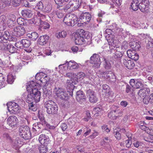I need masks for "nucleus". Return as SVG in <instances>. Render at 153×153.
Wrapping results in <instances>:
<instances>
[{
  "label": "nucleus",
  "mask_w": 153,
  "mask_h": 153,
  "mask_svg": "<svg viewBox=\"0 0 153 153\" xmlns=\"http://www.w3.org/2000/svg\"><path fill=\"white\" fill-rule=\"evenodd\" d=\"M31 42L30 41L26 39L22 40L20 42V45H22V47L25 48H27L30 45ZM22 46H20V48H21Z\"/></svg>",
  "instance_id": "26"
},
{
  "label": "nucleus",
  "mask_w": 153,
  "mask_h": 153,
  "mask_svg": "<svg viewBox=\"0 0 153 153\" xmlns=\"http://www.w3.org/2000/svg\"><path fill=\"white\" fill-rule=\"evenodd\" d=\"M123 63L125 66L129 69H132L134 66V62L130 60L126 59L123 60Z\"/></svg>",
  "instance_id": "19"
},
{
  "label": "nucleus",
  "mask_w": 153,
  "mask_h": 153,
  "mask_svg": "<svg viewBox=\"0 0 153 153\" xmlns=\"http://www.w3.org/2000/svg\"><path fill=\"white\" fill-rule=\"evenodd\" d=\"M111 109L113 111H115V114L117 113V115H120L119 116H121L122 115V112L121 111L118 109V107L117 106H116L114 105H112L111 107Z\"/></svg>",
  "instance_id": "40"
},
{
  "label": "nucleus",
  "mask_w": 153,
  "mask_h": 153,
  "mask_svg": "<svg viewBox=\"0 0 153 153\" xmlns=\"http://www.w3.org/2000/svg\"><path fill=\"white\" fill-rule=\"evenodd\" d=\"M76 119H69L67 121L68 124V125L69 127L70 128H72L76 126Z\"/></svg>",
  "instance_id": "30"
},
{
  "label": "nucleus",
  "mask_w": 153,
  "mask_h": 153,
  "mask_svg": "<svg viewBox=\"0 0 153 153\" xmlns=\"http://www.w3.org/2000/svg\"><path fill=\"white\" fill-rule=\"evenodd\" d=\"M143 86V84L141 81L136 80V82L134 86V88H139Z\"/></svg>",
  "instance_id": "55"
},
{
  "label": "nucleus",
  "mask_w": 153,
  "mask_h": 153,
  "mask_svg": "<svg viewBox=\"0 0 153 153\" xmlns=\"http://www.w3.org/2000/svg\"><path fill=\"white\" fill-rule=\"evenodd\" d=\"M110 71H107L105 72H102L100 75V76H102V77H103L104 78H106L108 79L110 78V75H113L111 73L109 74Z\"/></svg>",
  "instance_id": "42"
},
{
  "label": "nucleus",
  "mask_w": 153,
  "mask_h": 153,
  "mask_svg": "<svg viewBox=\"0 0 153 153\" xmlns=\"http://www.w3.org/2000/svg\"><path fill=\"white\" fill-rule=\"evenodd\" d=\"M100 56L98 54L94 53L91 57L90 63L94 64L93 67L95 68H99L101 64Z\"/></svg>",
  "instance_id": "5"
},
{
  "label": "nucleus",
  "mask_w": 153,
  "mask_h": 153,
  "mask_svg": "<svg viewBox=\"0 0 153 153\" xmlns=\"http://www.w3.org/2000/svg\"><path fill=\"white\" fill-rule=\"evenodd\" d=\"M149 4L139 3V8L141 11L144 12L148 10Z\"/></svg>",
  "instance_id": "27"
},
{
  "label": "nucleus",
  "mask_w": 153,
  "mask_h": 153,
  "mask_svg": "<svg viewBox=\"0 0 153 153\" xmlns=\"http://www.w3.org/2000/svg\"><path fill=\"white\" fill-rule=\"evenodd\" d=\"M56 14L58 17L59 19L63 18L64 16V14H63L61 11H56Z\"/></svg>",
  "instance_id": "61"
},
{
  "label": "nucleus",
  "mask_w": 153,
  "mask_h": 153,
  "mask_svg": "<svg viewBox=\"0 0 153 153\" xmlns=\"http://www.w3.org/2000/svg\"><path fill=\"white\" fill-rule=\"evenodd\" d=\"M91 18V16L88 12L82 13L79 17V19L83 23H87L90 22Z\"/></svg>",
  "instance_id": "10"
},
{
  "label": "nucleus",
  "mask_w": 153,
  "mask_h": 153,
  "mask_svg": "<svg viewBox=\"0 0 153 153\" xmlns=\"http://www.w3.org/2000/svg\"><path fill=\"white\" fill-rule=\"evenodd\" d=\"M140 42H130L129 43V45L135 51L138 50L140 48Z\"/></svg>",
  "instance_id": "24"
},
{
  "label": "nucleus",
  "mask_w": 153,
  "mask_h": 153,
  "mask_svg": "<svg viewBox=\"0 0 153 153\" xmlns=\"http://www.w3.org/2000/svg\"><path fill=\"white\" fill-rule=\"evenodd\" d=\"M38 117L39 118L40 122L42 123L43 125H46V122L45 121V117H44L43 115L42 114H39L38 115Z\"/></svg>",
  "instance_id": "47"
},
{
  "label": "nucleus",
  "mask_w": 153,
  "mask_h": 153,
  "mask_svg": "<svg viewBox=\"0 0 153 153\" xmlns=\"http://www.w3.org/2000/svg\"><path fill=\"white\" fill-rule=\"evenodd\" d=\"M5 79L4 77L3 74L0 73V88L2 87L4 84L5 81Z\"/></svg>",
  "instance_id": "53"
},
{
  "label": "nucleus",
  "mask_w": 153,
  "mask_h": 153,
  "mask_svg": "<svg viewBox=\"0 0 153 153\" xmlns=\"http://www.w3.org/2000/svg\"><path fill=\"white\" fill-rule=\"evenodd\" d=\"M39 87L38 86H34V88H32V91L33 95H34L33 97L34 99H36L35 101L36 103L38 102L40 100L41 92L40 91H38V88Z\"/></svg>",
  "instance_id": "16"
},
{
  "label": "nucleus",
  "mask_w": 153,
  "mask_h": 153,
  "mask_svg": "<svg viewBox=\"0 0 153 153\" xmlns=\"http://www.w3.org/2000/svg\"><path fill=\"white\" fill-rule=\"evenodd\" d=\"M40 25H42V27H43L44 29H47L50 28V25L47 22H43L41 19L39 20Z\"/></svg>",
  "instance_id": "33"
},
{
  "label": "nucleus",
  "mask_w": 153,
  "mask_h": 153,
  "mask_svg": "<svg viewBox=\"0 0 153 153\" xmlns=\"http://www.w3.org/2000/svg\"><path fill=\"white\" fill-rule=\"evenodd\" d=\"M66 63H67L68 68H69L70 69L78 68L79 67L78 64L75 62H72L71 61H70L68 62L66 61Z\"/></svg>",
  "instance_id": "21"
},
{
  "label": "nucleus",
  "mask_w": 153,
  "mask_h": 153,
  "mask_svg": "<svg viewBox=\"0 0 153 153\" xmlns=\"http://www.w3.org/2000/svg\"><path fill=\"white\" fill-rule=\"evenodd\" d=\"M7 81L10 84H11L14 81V76L11 74H9L7 76Z\"/></svg>",
  "instance_id": "43"
},
{
  "label": "nucleus",
  "mask_w": 153,
  "mask_h": 153,
  "mask_svg": "<svg viewBox=\"0 0 153 153\" xmlns=\"http://www.w3.org/2000/svg\"><path fill=\"white\" fill-rule=\"evenodd\" d=\"M105 12L103 11L100 10L97 13V16L98 18L97 19V21L99 23L102 22V18L103 17L104 15L105 14Z\"/></svg>",
  "instance_id": "35"
},
{
  "label": "nucleus",
  "mask_w": 153,
  "mask_h": 153,
  "mask_svg": "<svg viewBox=\"0 0 153 153\" xmlns=\"http://www.w3.org/2000/svg\"><path fill=\"white\" fill-rule=\"evenodd\" d=\"M44 6L42 2L39 1L37 4L36 7L38 9L42 10L43 9Z\"/></svg>",
  "instance_id": "58"
},
{
  "label": "nucleus",
  "mask_w": 153,
  "mask_h": 153,
  "mask_svg": "<svg viewBox=\"0 0 153 153\" xmlns=\"http://www.w3.org/2000/svg\"><path fill=\"white\" fill-rule=\"evenodd\" d=\"M27 36L30 39L34 41L36 40L39 37L38 34L36 32H33L31 33H28L27 34Z\"/></svg>",
  "instance_id": "29"
},
{
  "label": "nucleus",
  "mask_w": 153,
  "mask_h": 153,
  "mask_svg": "<svg viewBox=\"0 0 153 153\" xmlns=\"http://www.w3.org/2000/svg\"><path fill=\"white\" fill-rule=\"evenodd\" d=\"M115 111H112L109 113L108 117L109 118L112 119H116L117 117H119L120 115H117V113L115 114Z\"/></svg>",
  "instance_id": "32"
},
{
  "label": "nucleus",
  "mask_w": 153,
  "mask_h": 153,
  "mask_svg": "<svg viewBox=\"0 0 153 153\" xmlns=\"http://www.w3.org/2000/svg\"><path fill=\"white\" fill-rule=\"evenodd\" d=\"M6 49L8 51L11 53H14L16 50V48L11 44L7 45Z\"/></svg>",
  "instance_id": "38"
},
{
  "label": "nucleus",
  "mask_w": 153,
  "mask_h": 153,
  "mask_svg": "<svg viewBox=\"0 0 153 153\" xmlns=\"http://www.w3.org/2000/svg\"><path fill=\"white\" fill-rule=\"evenodd\" d=\"M45 107L47 112L49 114H55L57 113L58 107L57 105L52 100H49L45 102Z\"/></svg>",
  "instance_id": "2"
},
{
  "label": "nucleus",
  "mask_w": 153,
  "mask_h": 153,
  "mask_svg": "<svg viewBox=\"0 0 153 153\" xmlns=\"http://www.w3.org/2000/svg\"><path fill=\"white\" fill-rule=\"evenodd\" d=\"M128 56L131 58L134 55L137 54L135 51H133L131 50H128L127 51Z\"/></svg>",
  "instance_id": "48"
},
{
  "label": "nucleus",
  "mask_w": 153,
  "mask_h": 153,
  "mask_svg": "<svg viewBox=\"0 0 153 153\" xmlns=\"http://www.w3.org/2000/svg\"><path fill=\"white\" fill-rule=\"evenodd\" d=\"M28 106L30 110L33 111H35L36 110L37 108L36 107V105L33 103H29Z\"/></svg>",
  "instance_id": "44"
},
{
  "label": "nucleus",
  "mask_w": 153,
  "mask_h": 153,
  "mask_svg": "<svg viewBox=\"0 0 153 153\" xmlns=\"http://www.w3.org/2000/svg\"><path fill=\"white\" fill-rule=\"evenodd\" d=\"M66 35V32L64 31L57 33L56 34V36L59 39L64 38Z\"/></svg>",
  "instance_id": "37"
},
{
  "label": "nucleus",
  "mask_w": 153,
  "mask_h": 153,
  "mask_svg": "<svg viewBox=\"0 0 153 153\" xmlns=\"http://www.w3.org/2000/svg\"><path fill=\"white\" fill-rule=\"evenodd\" d=\"M21 14L24 17L30 18L32 16L33 13L30 10H22Z\"/></svg>",
  "instance_id": "23"
},
{
  "label": "nucleus",
  "mask_w": 153,
  "mask_h": 153,
  "mask_svg": "<svg viewBox=\"0 0 153 153\" xmlns=\"http://www.w3.org/2000/svg\"><path fill=\"white\" fill-rule=\"evenodd\" d=\"M69 2L71 7V10L74 11L78 8L79 3V0H70Z\"/></svg>",
  "instance_id": "20"
},
{
  "label": "nucleus",
  "mask_w": 153,
  "mask_h": 153,
  "mask_svg": "<svg viewBox=\"0 0 153 153\" xmlns=\"http://www.w3.org/2000/svg\"><path fill=\"white\" fill-rule=\"evenodd\" d=\"M46 146L40 145L39 146V149L40 153H46L48 151V148Z\"/></svg>",
  "instance_id": "36"
},
{
  "label": "nucleus",
  "mask_w": 153,
  "mask_h": 153,
  "mask_svg": "<svg viewBox=\"0 0 153 153\" xmlns=\"http://www.w3.org/2000/svg\"><path fill=\"white\" fill-rule=\"evenodd\" d=\"M77 81L74 82L72 80H67L66 83V88L69 90L67 91L69 93V95L72 96L73 95V91L75 87L74 85L76 84Z\"/></svg>",
  "instance_id": "9"
},
{
  "label": "nucleus",
  "mask_w": 153,
  "mask_h": 153,
  "mask_svg": "<svg viewBox=\"0 0 153 153\" xmlns=\"http://www.w3.org/2000/svg\"><path fill=\"white\" fill-rule=\"evenodd\" d=\"M49 38V36L46 35L41 36L39 38L38 42L40 45H44L47 43Z\"/></svg>",
  "instance_id": "18"
},
{
  "label": "nucleus",
  "mask_w": 153,
  "mask_h": 153,
  "mask_svg": "<svg viewBox=\"0 0 153 153\" xmlns=\"http://www.w3.org/2000/svg\"><path fill=\"white\" fill-rule=\"evenodd\" d=\"M112 2L111 7L113 8H116L118 7L121 5L120 0H111Z\"/></svg>",
  "instance_id": "34"
},
{
  "label": "nucleus",
  "mask_w": 153,
  "mask_h": 153,
  "mask_svg": "<svg viewBox=\"0 0 153 153\" xmlns=\"http://www.w3.org/2000/svg\"><path fill=\"white\" fill-rule=\"evenodd\" d=\"M39 140L42 145L47 146L50 143L49 137L44 134H41L39 138Z\"/></svg>",
  "instance_id": "13"
},
{
  "label": "nucleus",
  "mask_w": 153,
  "mask_h": 153,
  "mask_svg": "<svg viewBox=\"0 0 153 153\" xmlns=\"http://www.w3.org/2000/svg\"><path fill=\"white\" fill-rule=\"evenodd\" d=\"M52 9V5L51 4L47 5L43 9V10L46 13H49L50 12Z\"/></svg>",
  "instance_id": "45"
},
{
  "label": "nucleus",
  "mask_w": 153,
  "mask_h": 153,
  "mask_svg": "<svg viewBox=\"0 0 153 153\" xmlns=\"http://www.w3.org/2000/svg\"><path fill=\"white\" fill-rule=\"evenodd\" d=\"M52 84L48 83L43 88V96L44 97H49L52 94Z\"/></svg>",
  "instance_id": "11"
},
{
  "label": "nucleus",
  "mask_w": 153,
  "mask_h": 153,
  "mask_svg": "<svg viewBox=\"0 0 153 153\" xmlns=\"http://www.w3.org/2000/svg\"><path fill=\"white\" fill-rule=\"evenodd\" d=\"M103 91H102L105 92L108 95L110 94V88L106 84H103L102 85Z\"/></svg>",
  "instance_id": "41"
},
{
  "label": "nucleus",
  "mask_w": 153,
  "mask_h": 153,
  "mask_svg": "<svg viewBox=\"0 0 153 153\" xmlns=\"http://www.w3.org/2000/svg\"><path fill=\"white\" fill-rule=\"evenodd\" d=\"M54 1L56 4L57 5V8H59L60 7L62 6V4H64L63 3V1L62 0H54Z\"/></svg>",
  "instance_id": "56"
},
{
  "label": "nucleus",
  "mask_w": 153,
  "mask_h": 153,
  "mask_svg": "<svg viewBox=\"0 0 153 153\" xmlns=\"http://www.w3.org/2000/svg\"><path fill=\"white\" fill-rule=\"evenodd\" d=\"M87 96H89V100L91 102H95L97 101L94 92L92 90L89 89L86 91Z\"/></svg>",
  "instance_id": "15"
},
{
  "label": "nucleus",
  "mask_w": 153,
  "mask_h": 153,
  "mask_svg": "<svg viewBox=\"0 0 153 153\" xmlns=\"http://www.w3.org/2000/svg\"><path fill=\"white\" fill-rule=\"evenodd\" d=\"M81 34L82 35V36L84 39H89L90 38V35L88 31H85L84 30V32L82 33Z\"/></svg>",
  "instance_id": "50"
},
{
  "label": "nucleus",
  "mask_w": 153,
  "mask_h": 153,
  "mask_svg": "<svg viewBox=\"0 0 153 153\" xmlns=\"http://www.w3.org/2000/svg\"><path fill=\"white\" fill-rule=\"evenodd\" d=\"M86 76L85 74L84 73L82 72L78 73L76 75L77 78L80 80L82 79Z\"/></svg>",
  "instance_id": "49"
},
{
  "label": "nucleus",
  "mask_w": 153,
  "mask_h": 153,
  "mask_svg": "<svg viewBox=\"0 0 153 153\" xmlns=\"http://www.w3.org/2000/svg\"><path fill=\"white\" fill-rule=\"evenodd\" d=\"M150 92V90L147 88H144L141 89L139 91L138 94L140 97H143L146 96Z\"/></svg>",
  "instance_id": "17"
},
{
  "label": "nucleus",
  "mask_w": 153,
  "mask_h": 153,
  "mask_svg": "<svg viewBox=\"0 0 153 153\" xmlns=\"http://www.w3.org/2000/svg\"><path fill=\"white\" fill-rule=\"evenodd\" d=\"M18 123V120L15 116L9 117L7 120V124L12 127H16Z\"/></svg>",
  "instance_id": "14"
},
{
  "label": "nucleus",
  "mask_w": 153,
  "mask_h": 153,
  "mask_svg": "<svg viewBox=\"0 0 153 153\" xmlns=\"http://www.w3.org/2000/svg\"><path fill=\"white\" fill-rule=\"evenodd\" d=\"M21 4V6L22 7H29V4L27 0H20Z\"/></svg>",
  "instance_id": "52"
},
{
  "label": "nucleus",
  "mask_w": 153,
  "mask_h": 153,
  "mask_svg": "<svg viewBox=\"0 0 153 153\" xmlns=\"http://www.w3.org/2000/svg\"><path fill=\"white\" fill-rule=\"evenodd\" d=\"M60 127L63 131H65L67 130L68 128L69 127V126H68L66 123H63L61 124Z\"/></svg>",
  "instance_id": "59"
},
{
  "label": "nucleus",
  "mask_w": 153,
  "mask_h": 153,
  "mask_svg": "<svg viewBox=\"0 0 153 153\" xmlns=\"http://www.w3.org/2000/svg\"><path fill=\"white\" fill-rule=\"evenodd\" d=\"M83 32V30L79 29L76 33L75 36V42L76 45H81L85 42V40L82 36V35L81 34Z\"/></svg>",
  "instance_id": "8"
},
{
  "label": "nucleus",
  "mask_w": 153,
  "mask_h": 153,
  "mask_svg": "<svg viewBox=\"0 0 153 153\" xmlns=\"http://www.w3.org/2000/svg\"><path fill=\"white\" fill-rule=\"evenodd\" d=\"M25 33V28L20 25V36L23 35Z\"/></svg>",
  "instance_id": "62"
},
{
  "label": "nucleus",
  "mask_w": 153,
  "mask_h": 153,
  "mask_svg": "<svg viewBox=\"0 0 153 153\" xmlns=\"http://www.w3.org/2000/svg\"><path fill=\"white\" fill-rule=\"evenodd\" d=\"M103 65L104 67L106 70H109L111 67V65L108 59L106 57L104 58Z\"/></svg>",
  "instance_id": "25"
},
{
  "label": "nucleus",
  "mask_w": 153,
  "mask_h": 153,
  "mask_svg": "<svg viewBox=\"0 0 153 153\" xmlns=\"http://www.w3.org/2000/svg\"><path fill=\"white\" fill-rule=\"evenodd\" d=\"M29 128L27 126L23 125H20V136H22L23 133L28 130Z\"/></svg>",
  "instance_id": "31"
},
{
  "label": "nucleus",
  "mask_w": 153,
  "mask_h": 153,
  "mask_svg": "<svg viewBox=\"0 0 153 153\" xmlns=\"http://www.w3.org/2000/svg\"><path fill=\"white\" fill-rule=\"evenodd\" d=\"M153 46V39H152L149 41L147 44V47L148 48L152 47Z\"/></svg>",
  "instance_id": "64"
},
{
  "label": "nucleus",
  "mask_w": 153,
  "mask_h": 153,
  "mask_svg": "<svg viewBox=\"0 0 153 153\" xmlns=\"http://www.w3.org/2000/svg\"><path fill=\"white\" fill-rule=\"evenodd\" d=\"M2 35L4 38V41L6 42L7 39H8L10 34L8 31H6L4 32V34Z\"/></svg>",
  "instance_id": "51"
},
{
  "label": "nucleus",
  "mask_w": 153,
  "mask_h": 153,
  "mask_svg": "<svg viewBox=\"0 0 153 153\" xmlns=\"http://www.w3.org/2000/svg\"><path fill=\"white\" fill-rule=\"evenodd\" d=\"M86 97L84 92L82 91L79 90L76 92V99L79 103L82 104L86 101Z\"/></svg>",
  "instance_id": "12"
},
{
  "label": "nucleus",
  "mask_w": 153,
  "mask_h": 153,
  "mask_svg": "<svg viewBox=\"0 0 153 153\" xmlns=\"http://www.w3.org/2000/svg\"><path fill=\"white\" fill-rule=\"evenodd\" d=\"M7 105L8 110L10 113L16 114L19 112V106L16 102H10L7 103Z\"/></svg>",
  "instance_id": "7"
},
{
  "label": "nucleus",
  "mask_w": 153,
  "mask_h": 153,
  "mask_svg": "<svg viewBox=\"0 0 153 153\" xmlns=\"http://www.w3.org/2000/svg\"><path fill=\"white\" fill-rule=\"evenodd\" d=\"M143 101L144 104L147 105L150 102V100L149 97H147L143 98Z\"/></svg>",
  "instance_id": "63"
},
{
  "label": "nucleus",
  "mask_w": 153,
  "mask_h": 153,
  "mask_svg": "<svg viewBox=\"0 0 153 153\" xmlns=\"http://www.w3.org/2000/svg\"><path fill=\"white\" fill-rule=\"evenodd\" d=\"M111 38L112 39L110 42L111 43V45L114 48H119L120 44L119 41L118 39H114V36L111 35Z\"/></svg>",
  "instance_id": "22"
},
{
  "label": "nucleus",
  "mask_w": 153,
  "mask_h": 153,
  "mask_svg": "<svg viewBox=\"0 0 153 153\" xmlns=\"http://www.w3.org/2000/svg\"><path fill=\"white\" fill-rule=\"evenodd\" d=\"M134 87H132L128 85H127L126 87V92L127 93L132 92L134 90Z\"/></svg>",
  "instance_id": "54"
},
{
  "label": "nucleus",
  "mask_w": 153,
  "mask_h": 153,
  "mask_svg": "<svg viewBox=\"0 0 153 153\" xmlns=\"http://www.w3.org/2000/svg\"><path fill=\"white\" fill-rule=\"evenodd\" d=\"M22 136H21V137L25 139L28 140L31 138V134L29 128L28 130L23 133Z\"/></svg>",
  "instance_id": "28"
},
{
  "label": "nucleus",
  "mask_w": 153,
  "mask_h": 153,
  "mask_svg": "<svg viewBox=\"0 0 153 153\" xmlns=\"http://www.w3.org/2000/svg\"><path fill=\"white\" fill-rule=\"evenodd\" d=\"M63 21L67 25L73 26L77 23L78 19L74 15H67L64 18Z\"/></svg>",
  "instance_id": "3"
},
{
  "label": "nucleus",
  "mask_w": 153,
  "mask_h": 153,
  "mask_svg": "<svg viewBox=\"0 0 153 153\" xmlns=\"http://www.w3.org/2000/svg\"><path fill=\"white\" fill-rule=\"evenodd\" d=\"M54 91L59 98L64 100L68 99L69 93H67L64 89L60 88L55 87Z\"/></svg>",
  "instance_id": "4"
},
{
  "label": "nucleus",
  "mask_w": 153,
  "mask_h": 153,
  "mask_svg": "<svg viewBox=\"0 0 153 153\" xmlns=\"http://www.w3.org/2000/svg\"><path fill=\"white\" fill-rule=\"evenodd\" d=\"M61 7H62V9L63 10L65 11H67L69 9L71 10V7L70 5L69 2L65 3L64 4H62V6Z\"/></svg>",
  "instance_id": "39"
},
{
  "label": "nucleus",
  "mask_w": 153,
  "mask_h": 153,
  "mask_svg": "<svg viewBox=\"0 0 153 153\" xmlns=\"http://www.w3.org/2000/svg\"><path fill=\"white\" fill-rule=\"evenodd\" d=\"M6 16L1 15L0 16V24L3 25L5 24V22Z\"/></svg>",
  "instance_id": "60"
},
{
  "label": "nucleus",
  "mask_w": 153,
  "mask_h": 153,
  "mask_svg": "<svg viewBox=\"0 0 153 153\" xmlns=\"http://www.w3.org/2000/svg\"><path fill=\"white\" fill-rule=\"evenodd\" d=\"M139 3L137 4L135 3H131V7L133 10H137L139 8Z\"/></svg>",
  "instance_id": "57"
},
{
  "label": "nucleus",
  "mask_w": 153,
  "mask_h": 153,
  "mask_svg": "<svg viewBox=\"0 0 153 153\" xmlns=\"http://www.w3.org/2000/svg\"><path fill=\"white\" fill-rule=\"evenodd\" d=\"M35 78L37 80L40 81L41 82L45 84V86L48 83L51 84L48 82L49 78L48 77L47 75L43 72L38 73L36 75Z\"/></svg>",
  "instance_id": "6"
},
{
  "label": "nucleus",
  "mask_w": 153,
  "mask_h": 153,
  "mask_svg": "<svg viewBox=\"0 0 153 153\" xmlns=\"http://www.w3.org/2000/svg\"><path fill=\"white\" fill-rule=\"evenodd\" d=\"M123 56V53L122 52L120 51H117L116 52H115L114 55L113 56V57H114L115 58H120L122 57Z\"/></svg>",
  "instance_id": "46"
},
{
  "label": "nucleus",
  "mask_w": 153,
  "mask_h": 153,
  "mask_svg": "<svg viewBox=\"0 0 153 153\" xmlns=\"http://www.w3.org/2000/svg\"><path fill=\"white\" fill-rule=\"evenodd\" d=\"M26 86L27 91L28 92V94L26 97V102L28 103L35 102L36 103V99H34L33 97L34 95L33 94L32 88H34V86L39 87L40 85L38 83L35 82L33 81H32L27 82Z\"/></svg>",
  "instance_id": "1"
}]
</instances>
